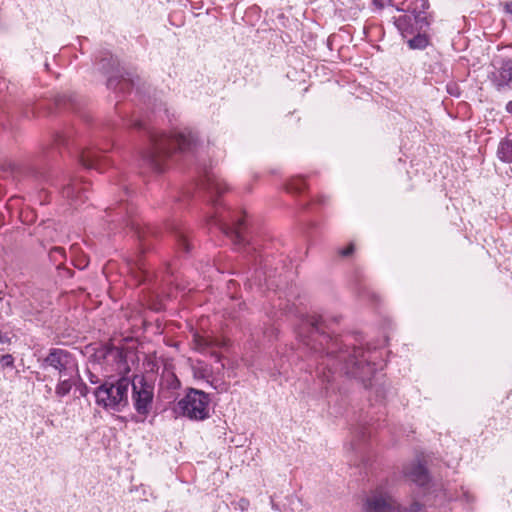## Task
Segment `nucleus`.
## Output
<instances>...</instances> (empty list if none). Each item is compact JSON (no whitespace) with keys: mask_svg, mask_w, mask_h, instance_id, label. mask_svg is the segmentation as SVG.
Masks as SVG:
<instances>
[{"mask_svg":"<svg viewBox=\"0 0 512 512\" xmlns=\"http://www.w3.org/2000/svg\"><path fill=\"white\" fill-rule=\"evenodd\" d=\"M298 337L315 353L325 352L316 367L318 376L324 381L330 382L334 373H340L365 383L383 367L380 350L330 336L324 330L321 316L312 315L303 320Z\"/></svg>","mask_w":512,"mask_h":512,"instance_id":"obj_1","label":"nucleus"},{"mask_svg":"<svg viewBox=\"0 0 512 512\" xmlns=\"http://www.w3.org/2000/svg\"><path fill=\"white\" fill-rule=\"evenodd\" d=\"M197 146V135L188 128L174 133L152 134L150 148L145 154V159L155 170L162 171L166 160L175 151L194 152Z\"/></svg>","mask_w":512,"mask_h":512,"instance_id":"obj_2","label":"nucleus"},{"mask_svg":"<svg viewBox=\"0 0 512 512\" xmlns=\"http://www.w3.org/2000/svg\"><path fill=\"white\" fill-rule=\"evenodd\" d=\"M130 384V380L125 377L103 383L95 390L96 403L105 409L121 411L128 404Z\"/></svg>","mask_w":512,"mask_h":512,"instance_id":"obj_3","label":"nucleus"},{"mask_svg":"<svg viewBox=\"0 0 512 512\" xmlns=\"http://www.w3.org/2000/svg\"><path fill=\"white\" fill-rule=\"evenodd\" d=\"M209 395L201 390L190 389L184 398L178 402L182 415L192 420H204L209 417Z\"/></svg>","mask_w":512,"mask_h":512,"instance_id":"obj_4","label":"nucleus"},{"mask_svg":"<svg viewBox=\"0 0 512 512\" xmlns=\"http://www.w3.org/2000/svg\"><path fill=\"white\" fill-rule=\"evenodd\" d=\"M40 368L46 370L52 368L59 377L77 374L78 366L73 356L64 349L54 348L49 351L47 356L39 357Z\"/></svg>","mask_w":512,"mask_h":512,"instance_id":"obj_5","label":"nucleus"},{"mask_svg":"<svg viewBox=\"0 0 512 512\" xmlns=\"http://www.w3.org/2000/svg\"><path fill=\"white\" fill-rule=\"evenodd\" d=\"M212 221L215 225L219 226L226 235L230 236L235 243L241 244L244 241L242 236L244 220L241 216L232 217L230 212L219 211L217 209L212 216Z\"/></svg>","mask_w":512,"mask_h":512,"instance_id":"obj_6","label":"nucleus"},{"mask_svg":"<svg viewBox=\"0 0 512 512\" xmlns=\"http://www.w3.org/2000/svg\"><path fill=\"white\" fill-rule=\"evenodd\" d=\"M492 70L489 72V79L498 91L510 88L512 82V60L499 56L492 61Z\"/></svg>","mask_w":512,"mask_h":512,"instance_id":"obj_7","label":"nucleus"},{"mask_svg":"<svg viewBox=\"0 0 512 512\" xmlns=\"http://www.w3.org/2000/svg\"><path fill=\"white\" fill-rule=\"evenodd\" d=\"M132 387L134 408L139 414L146 416L150 412L152 406L154 388L152 385L145 382L143 378L134 380Z\"/></svg>","mask_w":512,"mask_h":512,"instance_id":"obj_8","label":"nucleus"},{"mask_svg":"<svg viewBox=\"0 0 512 512\" xmlns=\"http://www.w3.org/2000/svg\"><path fill=\"white\" fill-rule=\"evenodd\" d=\"M395 25L402 36L407 38L408 36L414 35L416 32L422 31L428 26V22L421 14L410 13L399 16L395 21Z\"/></svg>","mask_w":512,"mask_h":512,"instance_id":"obj_9","label":"nucleus"},{"mask_svg":"<svg viewBox=\"0 0 512 512\" xmlns=\"http://www.w3.org/2000/svg\"><path fill=\"white\" fill-rule=\"evenodd\" d=\"M365 510L366 512H396L398 506L389 495L375 492L367 498Z\"/></svg>","mask_w":512,"mask_h":512,"instance_id":"obj_10","label":"nucleus"},{"mask_svg":"<svg viewBox=\"0 0 512 512\" xmlns=\"http://www.w3.org/2000/svg\"><path fill=\"white\" fill-rule=\"evenodd\" d=\"M204 186L211 195H220L227 190L225 181L215 172H207L204 179Z\"/></svg>","mask_w":512,"mask_h":512,"instance_id":"obj_11","label":"nucleus"},{"mask_svg":"<svg viewBox=\"0 0 512 512\" xmlns=\"http://www.w3.org/2000/svg\"><path fill=\"white\" fill-rule=\"evenodd\" d=\"M192 345L195 350L201 353H209L214 346H218L220 343L210 336L195 332L193 333Z\"/></svg>","mask_w":512,"mask_h":512,"instance_id":"obj_12","label":"nucleus"},{"mask_svg":"<svg viewBox=\"0 0 512 512\" xmlns=\"http://www.w3.org/2000/svg\"><path fill=\"white\" fill-rule=\"evenodd\" d=\"M406 475L411 481L418 485H425L428 482V474L425 467L420 463H414L406 468Z\"/></svg>","mask_w":512,"mask_h":512,"instance_id":"obj_13","label":"nucleus"},{"mask_svg":"<svg viewBox=\"0 0 512 512\" xmlns=\"http://www.w3.org/2000/svg\"><path fill=\"white\" fill-rule=\"evenodd\" d=\"M79 379V371L75 375H66V377H59V383L56 386V395L58 397H64L71 391L72 387L76 384Z\"/></svg>","mask_w":512,"mask_h":512,"instance_id":"obj_14","label":"nucleus"},{"mask_svg":"<svg viewBox=\"0 0 512 512\" xmlns=\"http://www.w3.org/2000/svg\"><path fill=\"white\" fill-rule=\"evenodd\" d=\"M103 157L94 150L86 151L81 156V162L86 168L102 171Z\"/></svg>","mask_w":512,"mask_h":512,"instance_id":"obj_15","label":"nucleus"},{"mask_svg":"<svg viewBox=\"0 0 512 512\" xmlns=\"http://www.w3.org/2000/svg\"><path fill=\"white\" fill-rule=\"evenodd\" d=\"M498 158L504 163H512V137L508 136L500 141L497 149Z\"/></svg>","mask_w":512,"mask_h":512,"instance_id":"obj_16","label":"nucleus"},{"mask_svg":"<svg viewBox=\"0 0 512 512\" xmlns=\"http://www.w3.org/2000/svg\"><path fill=\"white\" fill-rule=\"evenodd\" d=\"M81 186V183L78 181V180H73L72 182H70L69 184H67L62 193H63V196L68 198V199H71L72 201L74 202H83V199H82V195H81V190L83 188L80 187Z\"/></svg>","mask_w":512,"mask_h":512,"instance_id":"obj_17","label":"nucleus"},{"mask_svg":"<svg viewBox=\"0 0 512 512\" xmlns=\"http://www.w3.org/2000/svg\"><path fill=\"white\" fill-rule=\"evenodd\" d=\"M428 39L421 31L416 32L414 37L408 40V45L412 49H423L427 46Z\"/></svg>","mask_w":512,"mask_h":512,"instance_id":"obj_18","label":"nucleus"},{"mask_svg":"<svg viewBox=\"0 0 512 512\" xmlns=\"http://www.w3.org/2000/svg\"><path fill=\"white\" fill-rule=\"evenodd\" d=\"M303 188L304 180L300 177L292 178L286 186V189L289 192H300L303 190Z\"/></svg>","mask_w":512,"mask_h":512,"instance_id":"obj_19","label":"nucleus"},{"mask_svg":"<svg viewBox=\"0 0 512 512\" xmlns=\"http://www.w3.org/2000/svg\"><path fill=\"white\" fill-rule=\"evenodd\" d=\"M64 254H65L64 249L61 247H54L50 251V257L54 261H59L60 259L64 258Z\"/></svg>","mask_w":512,"mask_h":512,"instance_id":"obj_20","label":"nucleus"},{"mask_svg":"<svg viewBox=\"0 0 512 512\" xmlns=\"http://www.w3.org/2000/svg\"><path fill=\"white\" fill-rule=\"evenodd\" d=\"M106 64L111 66V68H114L115 65L117 64V62L113 58H110V59L103 58L99 64L100 65L99 69L104 70L105 72H108V70L106 69Z\"/></svg>","mask_w":512,"mask_h":512,"instance_id":"obj_21","label":"nucleus"},{"mask_svg":"<svg viewBox=\"0 0 512 512\" xmlns=\"http://www.w3.org/2000/svg\"><path fill=\"white\" fill-rule=\"evenodd\" d=\"M354 251V245L353 244H349L346 248L342 249L339 251V253L346 257V256H349L353 253Z\"/></svg>","mask_w":512,"mask_h":512,"instance_id":"obj_22","label":"nucleus"},{"mask_svg":"<svg viewBox=\"0 0 512 512\" xmlns=\"http://www.w3.org/2000/svg\"><path fill=\"white\" fill-rule=\"evenodd\" d=\"M461 497H463L467 502H470L473 500V496L470 494V492L467 489L461 488Z\"/></svg>","mask_w":512,"mask_h":512,"instance_id":"obj_23","label":"nucleus"},{"mask_svg":"<svg viewBox=\"0 0 512 512\" xmlns=\"http://www.w3.org/2000/svg\"><path fill=\"white\" fill-rule=\"evenodd\" d=\"M1 363L3 365L9 366V365H12L13 359L10 355H4V356H2Z\"/></svg>","mask_w":512,"mask_h":512,"instance_id":"obj_24","label":"nucleus"},{"mask_svg":"<svg viewBox=\"0 0 512 512\" xmlns=\"http://www.w3.org/2000/svg\"><path fill=\"white\" fill-rule=\"evenodd\" d=\"M9 342V338L7 335L3 334L0 331V344H7Z\"/></svg>","mask_w":512,"mask_h":512,"instance_id":"obj_25","label":"nucleus"},{"mask_svg":"<svg viewBox=\"0 0 512 512\" xmlns=\"http://www.w3.org/2000/svg\"><path fill=\"white\" fill-rule=\"evenodd\" d=\"M419 510H420V505L418 503L413 504L410 509L411 512H419Z\"/></svg>","mask_w":512,"mask_h":512,"instance_id":"obj_26","label":"nucleus"},{"mask_svg":"<svg viewBox=\"0 0 512 512\" xmlns=\"http://www.w3.org/2000/svg\"><path fill=\"white\" fill-rule=\"evenodd\" d=\"M505 8L507 12L512 13V2H507Z\"/></svg>","mask_w":512,"mask_h":512,"instance_id":"obj_27","label":"nucleus"},{"mask_svg":"<svg viewBox=\"0 0 512 512\" xmlns=\"http://www.w3.org/2000/svg\"><path fill=\"white\" fill-rule=\"evenodd\" d=\"M506 111L510 114H512V100L509 101L506 105Z\"/></svg>","mask_w":512,"mask_h":512,"instance_id":"obj_28","label":"nucleus"},{"mask_svg":"<svg viewBox=\"0 0 512 512\" xmlns=\"http://www.w3.org/2000/svg\"><path fill=\"white\" fill-rule=\"evenodd\" d=\"M107 85H108L109 88H115L114 87V80L112 78H109Z\"/></svg>","mask_w":512,"mask_h":512,"instance_id":"obj_29","label":"nucleus"},{"mask_svg":"<svg viewBox=\"0 0 512 512\" xmlns=\"http://www.w3.org/2000/svg\"><path fill=\"white\" fill-rule=\"evenodd\" d=\"M240 505H241V507H242V508H245V507L248 505V501H247V500L242 499V500L240 501Z\"/></svg>","mask_w":512,"mask_h":512,"instance_id":"obj_30","label":"nucleus"},{"mask_svg":"<svg viewBox=\"0 0 512 512\" xmlns=\"http://www.w3.org/2000/svg\"><path fill=\"white\" fill-rule=\"evenodd\" d=\"M36 378H37L38 380H43V378L40 376V372H37V373H36Z\"/></svg>","mask_w":512,"mask_h":512,"instance_id":"obj_31","label":"nucleus"},{"mask_svg":"<svg viewBox=\"0 0 512 512\" xmlns=\"http://www.w3.org/2000/svg\"><path fill=\"white\" fill-rule=\"evenodd\" d=\"M140 126H141L140 122L135 123V127H140Z\"/></svg>","mask_w":512,"mask_h":512,"instance_id":"obj_32","label":"nucleus"}]
</instances>
